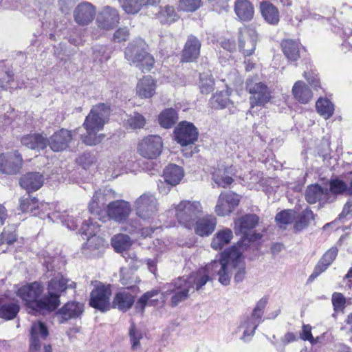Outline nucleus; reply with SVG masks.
I'll return each mask as SVG.
<instances>
[{
    "label": "nucleus",
    "mask_w": 352,
    "mask_h": 352,
    "mask_svg": "<svg viewBox=\"0 0 352 352\" xmlns=\"http://www.w3.org/2000/svg\"><path fill=\"white\" fill-rule=\"evenodd\" d=\"M200 80H201L200 89H201V91L203 94H208L212 91L213 85H214V82H213L212 79H211L210 78L206 80V82H204V76L202 75H201Z\"/></svg>",
    "instance_id": "obj_61"
},
{
    "label": "nucleus",
    "mask_w": 352,
    "mask_h": 352,
    "mask_svg": "<svg viewBox=\"0 0 352 352\" xmlns=\"http://www.w3.org/2000/svg\"><path fill=\"white\" fill-rule=\"evenodd\" d=\"M78 0H59V6L62 12H67Z\"/></svg>",
    "instance_id": "obj_64"
},
{
    "label": "nucleus",
    "mask_w": 352,
    "mask_h": 352,
    "mask_svg": "<svg viewBox=\"0 0 352 352\" xmlns=\"http://www.w3.org/2000/svg\"><path fill=\"white\" fill-rule=\"evenodd\" d=\"M111 295L110 286L98 283L91 292L89 304L91 307L102 312L107 311L111 308Z\"/></svg>",
    "instance_id": "obj_9"
},
{
    "label": "nucleus",
    "mask_w": 352,
    "mask_h": 352,
    "mask_svg": "<svg viewBox=\"0 0 352 352\" xmlns=\"http://www.w3.org/2000/svg\"><path fill=\"white\" fill-rule=\"evenodd\" d=\"M129 36V30L127 28H119L113 34V41L118 43L125 41Z\"/></svg>",
    "instance_id": "obj_60"
},
{
    "label": "nucleus",
    "mask_w": 352,
    "mask_h": 352,
    "mask_svg": "<svg viewBox=\"0 0 352 352\" xmlns=\"http://www.w3.org/2000/svg\"><path fill=\"white\" fill-rule=\"evenodd\" d=\"M136 214L144 220L153 218L158 212L157 199L153 194L144 193L134 203Z\"/></svg>",
    "instance_id": "obj_8"
},
{
    "label": "nucleus",
    "mask_w": 352,
    "mask_h": 352,
    "mask_svg": "<svg viewBox=\"0 0 352 352\" xmlns=\"http://www.w3.org/2000/svg\"><path fill=\"white\" fill-rule=\"evenodd\" d=\"M107 46L99 45L95 46L94 48V54L96 58H99L100 62L106 61L110 58L109 53L107 52Z\"/></svg>",
    "instance_id": "obj_57"
},
{
    "label": "nucleus",
    "mask_w": 352,
    "mask_h": 352,
    "mask_svg": "<svg viewBox=\"0 0 352 352\" xmlns=\"http://www.w3.org/2000/svg\"><path fill=\"white\" fill-rule=\"evenodd\" d=\"M292 94L298 102L306 104L312 98V91L302 81L296 82L292 88Z\"/></svg>",
    "instance_id": "obj_35"
},
{
    "label": "nucleus",
    "mask_w": 352,
    "mask_h": 352,
    "mask_svg": "<svg viewBox=\"0 0 352 352\" xmlns=\"http://www.w3.org/2000/svg\"><path fill=\"white\" fill-rule=\"evenodd\" d=\"M258 33L251 27H243L239 31V47L244 56L252 55L256 49Z\"/></svg>",
    "instance_id": "obj_11"
},
{
    "label": "nucleus",
    "mask_w": 352,
    "mask_h": 352,
    "mask_svg": "<svg viewBox=\"0 0 352 352\" xmlns=\"http://www.w3.org/2000/svg\"><path fill=\"white\" fill-rule=\"evenodd\" d=\"M312 220H314V213L307 208L302 212L298 219L296 221L294 228L296 232L300 231L305 228Z\"/></svg>",
    "instance_id": "obj_47"
},
{
    "label": "nucleus",
    "mask_w": 352,
    "mask_h": 352,
    "mask_svg": "<svg viewBox=\"0 0 352 352\" xmlns=\"http://www.w3.org/2000/svg\"><path fill=\"white\" fill-rule=\"evenodd\" d=\"M201 0H179V8L186 12H194L201 6Z\"/></svg>",
    "instance_id": "obj_54"
},
{
    "label": "nucleus",
    "mask_w": 352,
    "mask_h": 352,
    "mask_svg": "<svg viewBox=\"0 0 352 352\" xmlns=\"http://www.w3.org/2000/svg\"><path fill=\"white\" fill-rule=\"evenodd\" d=\"M132 244L130 237L124 234H119L113 236L111 239L112 247L117 252H124L123 256L128 259L130 257L133 261L137 260V256L132 253V256L130 253L127 252Z\"/></svg>",
    "instance_id": "obj_28"
},
{
    "label": "nucleus",
    "mask_w": 352,
    "mask_h": 352,
    "mask_svg": "<svg viewBox=\"0 0 352 352\" xmlns=\"http://www.w3.org/2000/svg\"><path fill=\"white\" fill-rule=\"evenodd\" d=\"M318 113L325 119L329 118L333 113L334 107L327 99L320 98L316 104Z\"/></svg>",
    "instance_id": "obj_44"
},
{
    "label": "nucleus",
    "mask_w": 352,
    "mask_h": 352,
    "mask_svg": "<svg viewBox=\"0 0 352 352\" xmlns=\"http://www.w3.org/2000/svg\"><path fill=\"white\" fill-rule=\"evenodd\" d=\"M58 278L53 280L47 287V295L41 298L43 292V285L38 282H34L21 286L18 289L16 295L25 302L26 306L32 311H52L59 306L58 297L55 294L57 291L56 284Z\"/></svg>",
    "instance_id": "obj_2"
},
{
    "label": "nucleus",
    "mask_w": 352,
    "mask_h": 352,
    "mask_svg": "<svg viewBox=\"0 0 352 352\" xmlns=\"http://www.w3.org/2000/svg\"><path fill=\"white\" fill-rule=\"evenodd\" d=\"M21 142L23 146L28 148L40 151L47 146L48 138H47L46 135L34 133L23 136Z\"/></svg>",
    "instance_id": "obj_27"
},
{
    "label": "nucleus",
    "mask_w": 352,
    "mask_h": 352,
    "mask_svg": "<svg viewBox=\"0 0 352 352\" xmlns=\"http://www.w3.org/2000/svg\"><path fill=\"white\" fill-rule=\"evenodd\" d=\"M239 203L238 195L232 192H221L217 201L214 211L218 216H226L235 209Z\"/></svg>",
    "instance_id": "obj_15"
},
{
    "label": "nucleus",
    "mask_w": 352,
    "mask_h": 352,
    "mask_svg": "<svg viewBox=\"0 0 352 352\" xmlns=\"http://www.w3.org/2000/svg\"><path fill=\"white\" fill-rule=\"evenodd\" d=\"M38 201L36 197H32L28 195L26 197L20 199L19 209L22 212L36 214L34 211L38 208Z\"/></svg>",
    "instance_id": "obj_45"
},
{
    "label": "nucleus",
    "mask_w": 352,
    "mask_h": 352,
    "mask_svg": "<svg viewBox=\"0 0 352 352\" xmlns=\"http://www.w3.org/2000/svg\"><path fill=\"white\" fill-rule=\"evenodd\" d=\"M83 310V304L75 301L69 302L56 313V317L59 323H65L80 317Z\"/></svg>",
    "instance_id": "obj_20"
},
{
    "label": "nucleus",
    "mask_w": 352,
    "mask_h": 352,
    "mask_svg": "<svg viewBox=\"0 0 352 352\" xmlns=\"http://www.w3.org/2000/svg\"><path fill=\"white\" fill-rule=\"evenodd\" d=\"M258 217L256 214H248L240 219V229L243 233L254 228L258 222Z\"/></svg>",
    "instance_id": "obj_51"
},
{
    "label": "nucleus",
    "mask_w": 352,
    "mask_h": 352,
    "mask_svg": "<svg viewBox=\"0 0 352 352\" xmlns=\"http://www.w3.org/2000/svg\"><path fill=\"white\" fill-rule=\"evenodd\" d=\"M129 336L132 344V349L135 350L140 345V340L142 338V334L135 329L133 325H132L129 331Z\"/></svg>",
    "instance_id": "obj_59"
},
{
    "label": "nucleus",
    "mask_w": 352,
    "mask_h": 352,
    "mask_svg": "<svg viewBox=\"0 0 352 352\" xmlns=\"http://www.w3.org/2000/svg\"><path fill=\"white\" fill-rule=\"evenodd\" d=\"M260 8L262 16L268 23L276 25L278 23L279 12L272 3L262 2Z\"/></svg>",
    "instance_id": "obj_38"
},
{
    "label": "nucleus",
    "mask_w": 352,
    "mask_h": 352,
    "mask_svg": "<svg viewBox=\"0 0 352 352\" xmlns=\"http://www.w3.org/2000/svg\"><path fill=\"white\" fill-rule=\"evenodd\" d=\"M116 197V193L111 188H104L96 191L89 204V212L96 217H99L106 202Z\"/></svg>",
    "instance_id": "obj_18"
},
{
    "label": "nucleus",
    "mask_w": 352,
    "mask_h": 352,
    "mask_svg": "<svg viewBox=\"0 0 352 352\" xmlns=\"http://www.w3.org/2000/svg\"><path fill=\"white\" fill-rule=\"evenodd\" d=\"M165 292L161 294L160 290L153 289L144 294L136 303L135 308L138 311L143 313L146 305H156V302L160 298L162 302L165 300Z\"/></svg>",
    "instance_id": "obj_29"
},
{
    "label": "nucleus",
    "mask_w": 352,
    "mask_h": 352,
    "mask_svg": "<svg viewBox=\"0 0 352 352\" xmlns=\"http://www.w3.org/2000/svg\"><path fill=\"white\" fill-rule=\"evenodd\" d=\"M201 43L197 38L190 36L186 43L183 50L182 60L191 62L195 60L199 55Z\"/></svg>",
    "instance_id": "obj_30"
},
{
    "label": "nucleus",
    "mask_w": 352,
    "mask_h": 352,
    "mask_svg": "<svg viewBox=\"0 0 352 352\" xmlns=\"http://www.w3.org/2000/svg\"><path fill=\"white\" fill-rule=\"evenodd\" d=\"M145 123L144 117L137 112L131 114L126 120V126L132 129H141L144 126Z\"/></svg>",
    "instance_id": "obj_52"
},
{
    "label": "nucleus",
    "mask_w": 352,
    "mask_h": 352,
    "mask_svg": "<svg viewBox=\"0 0 352 352\" xmlns=\"http://www.w3.org/2000/svg\"><path fill=\"white\" fill-rule=\"evenodd\" d=\"M184 176L182 167L176 164H169L164 170L163 177L170 186L179 184Z\"/></svg>",
    "instance_id": "obj_33"
},
{
    "label": "nucleus",
    "mask_w": 352,
    "mask_h": 352,
    "mask_svg": "<svg viewBox=\"0 0 352 352\" xmlns=\"http://www.w3.org/2000/svg\"><path fill=\"white\" fill-rule=\"evenodd\" d=\"M208 280V274L204 270H201L187 278L183 276L169 283L165 294L171 295L170 305L176 307L186 300L191 294L201 289Z\"/></svg>",
    "instance_id": "obj_3"
},
{
    "label": "nucleus",
    "mask_w": 352,
    "mask_h": 352,
    "mask_svg": "<svg viewBox=\"0 0 352 352\" xmlns=\"http://www.w3.org/2000/svg\"><path fill=\"white\" fill-rule=\"evenodd\" d=\"M295 219V212L292 210H285L278 212L275 217L278 225L285 228L287 225L291 224Z\"/></svg>",
    "instance_id": "obj_48"
},
{
    "label": "nucleus",
    "mask_w": 352,
    "mask_h": 352,
    "mask_svg": "<svg viewBox=\"0 0 352 352\" xmlns=\"http://www.w3.org/2000/svg\"><path fill=\"white\" fill-rule=\"evenodd\" d=\"M312 327L309 324H303L302 331L300 333V338L302 340H313V336L311 333Z\"/></svg>",
    "instance_id": "obj_62"
},
{
    "label": "nucleus",
    "mask_w": 352,
    "mask_h": 352,
    "mask_svg": "<svg viewBox=\"0 0 352 352\" xmlns=\"http://www.w3.org/2000/svg\"><path fill=\"white\" fill-rule=\"evenodd\" d=\"M173 186H170L165 179L164 181L160 180L157 183L158 190L160 193L163 195H167Z\"/></svg>",
    "instance_id": "obj_63"
},
{
    "label": "nucleus",
    "mask_w": 352,
    "mask_h": 352,
    "mask_svg": "<svg viewBox=\"0 0 352 352\" xmlns=\"http://www.w3.org/2000/svg\"><path fill=\"white\" fill-rule=\"evenodd\" d=\"M157 17L162 24H170L179 19V16L174 8L170 6L161 8Z\"/></svg>",
    "instance_id": "obj_42"
},
{
    "label": "nucleus",
    "mask_w": 352,
    "mask_h": 352,
    "mask_svg": "<svg viewBox=\"0 0 352 352\" xmlns=\"http://www.w3.org/2000/svg\"><path fill=\"white\" fill-rule=\"evenodd\" d=\"M20 307L14 302H0V318L10 320L14 319L19 313Z\"/></svg>",
    "instance_id": "obj_40"
},
{
    "label": "nucleus",
    "mask_w": 352,
    "mask_h": 352,
    "mask_svg": "<svg viewBox=\"0 0 352 352\" xmlns=\"http://www.w3.org/2000/svg\"><path fill=\"white\" fill-rule=\"evenodd\" d=\"M133 302V296L128 292L122 291L116 295L111 307L117 308L122 311H126L132 307Z\"/></svg>",
    "instance_id": "obj_36"
},
{
    "label": "nucleus",
    "mask_w": 352,
    "mask_h": 352,
    "mask_svg": "<svg viewBox=\"0 0 352 352\" xmlns=\"http://www.w3.org/2000/svg\"><path fill=\"white\" fill-rule=\"evenodd\" d=\"M285 56L290 60L295 61L299 57V45L292 39L283 41L281 43Z\"/></svg>",
    "instance_id": "obj_41"
},
{
    "label": "nucleus",
    "mask_w": 352,
    "mask_h": 352,
    "mask_svg": "<svg viewBox=\"0 0 352 352\" xmlns=\"http://www.w3.org/2000/svg\"><path fill=\"white\" fill-rule=\"evenodd\" d=\"M234 12L241 21H249L254 16V7L248 0H235Z\"/></svg>",
    "instance_id": "obj_32"
},
{
    "label": "nucleus",
    "mask_w": 352,
    "mask_h": 352,
    "mask_svg": "<svg viewBox=\"0 0 352 352\" xmlns=\"http://www.w3.org/2000/svg\"><path fill=\"white\" fill-rule=\"evenodd\" d=\"M233 237V233L229 228L219 230L213 236L211 247L215 250H221L228 245Z\"/></svg>",
    "instance_id": "obj_37"
},
{
    "label": "nucleus",
    "mask_w": 352,
    "mask_h": 352,
    "mask_svg": "<svg viewBox=\"0 0 352 352\" xmlns=\"http://www.w3.org/2000/svg\"><path fill=\"white\" fill-rule=\"evenodd\" d=\"M120 17L116 9L110 6L104 7L98 14L96 24L103 30H111L119 23Z\"/></svg>",
    "instance_id": "obj_19"
},
{
    "label": "nucleus",
    "mask_w": 352,
    "mask_h": 352,
    "mask_svg": "<svg viewBox=\"0 0 352 352\" xmlns=\"http://www.w3.org/2000/svg\"><path fill=\"white\" fill-rule=\"evenodd\" d=\"M131 212V206L129 202L119 199L110 201L107 206L108 216L118 222L124 221Z\"/></svg>",
    "instance_id": "obj_17"
},
{
    "label": "nucleus",
    "mask_w": 352,
    "mask_h": 352,
    "mask_svg": "<svg viewBox=\"0 0 352 352\" xmlns=\"http://www.w3.org/2000/svg\"><path fill=\"white\" fill-rule=\"evenodd\" d=\"M267 305V300L261 298L256 304L252 315L245 318L239 327V331H243V337L245 341L249 340L254 334L256 327L261 321L263 310Z\"/></svg>",
    "instance_id": "obj_7"
},
{
    "label": "nucleus",
    "mask_w": 352,
    "mask_h": 352,
    "mask_svg": "<svg viewBox=\"0 0 352 352\" xmlns=\"http://www.w3.org/2000/svg\"><path fill=\"white\" fill-rule=\"evenodd\" d=\"M44 183L43 175L38 172H29L22 175L19 180L21 187L28 193L38 190Z\"/></svg>",
    "instance_id": "obj_24"
},
{
    "label": "nucleus",
    "mask_w": 352,
    "mask_h": 352,
    "mask_svg": "<svg viewBox=\"0 0 352 352\" xmlns=\"http://www.w3.org/2000/svg\"><path fill=\"white\" fill-rule=\"evenodd\" d=\"M16 240V234L15 228L10 227L5 228L3 232L0 234V251L5 252L7 250L6 245L12 244Z\"/></svg>",
    "instance_id": "obj_43"
},
{
    "label": "nucleus",
    "mask_w": 352,
    "mask_h": 352,
    "mask_svg": "<svg viewBox=\"0 0 352 352\" xmlns=\"http://www.w3.org/2000/svg\"><path fill=\"white\" fill-rule=\"evenodd\" d=\"M197 128L190 122H182L175 129V138L182 146L194 144L197 140Z\"/></svg>",
    "instance_id": "obj_14"
},
{
    "label": "nucleus",
    "mask_w": 352,
    "mask_h": 352,
    "mask_svg": "<svg viewBox=\"0 0 352 352\" xmlns=\"http://www.w3.org/2000/svg\"><path fill=\"white\" fill-rule=\"evenodd\" d=\"M96 10L89 3L85 2L79 4L74 12L75 21L80 25H87L94 19Z\"/></svg>",
    "instance_id": "obj_23"
},
{
    "label": "nucleus",
    "mask_w": 352,
    "mask_h": 352,
    "mask_svg": "<svg viewBox=\"0 0 352 352\" xmlns=\"http://www.w3.org/2000/svg\"><path fill=\"white\" fill-rule=\"evenodd\" d=\"M212 180L219 187L223 188H226L233 182L231 177L226 175L225 172L221 170H216L213 173Z\"/></svg>",
    "instance_id": "obj_53"
},
{
    "label": "nucleus",
    "mask_w": 352,
    "mask_h": 352,
    "mask_svg": "<svg viewBox=\"0 0 352 352\" xmlns=\"http://www.w3.org/2000/svg\"><path fill=\"white\" fill-rule=\"evenodd\" d=\"M329 190L333 194H340L347 190V185L342 180L333 179L330 182Z\"/></svg>",
    "instance_id": "obj_56"
},
{
    "label": "nucleus",
    "mask_w": 352,
    "mask_h": 352,
    "mask_svg": "<svg viewBox=\"0 0 352 352\" xmlns=\"http://www.w3.org/2000/svg\"><path fill=\"white\" fill-rule=\"evenodd\" d=\"M58 278V283L56 284V295L57 296L58 300L60 302V296L63 292H65L67 288H74L76 286V283L73 281L69 280L63 278L60 274H58L50 280L49 284L54 279Z\"/></svg>",
    "instance_id": "obj_49"
},
{
    "label": "nucleus",
    "mask_w": 352,
    "mask_h": 352,
    "mask_svg": "<svg viewBox=\"0 0 352 352\" xmlns=\"http://www.w3.org/2000/svg\"><path fill=\"white\" fill-rule=\"evenodd\" d=\"M147 45L140 38H135L125 49L124 56L127 61L142 71H150L154 64L153 57L147 51Z\"/></svg>",
    "instance_id": "obj_5"
},
{
    "label": "nucleus",
    "mask_w": 352,
    "mask_h": 352,
    "mask_svg": "<svg viewBox=\"0 0 352 352\" xmlns=\"http://www.w3.org/2000/svg\"><path fill=\"white\" fill-rule=\"evenodd\" d=\"M216 226L217 219L210 214L197 219L192 228L197 235L204 237L210 235L214 232Z\"/></svg>",
    "instance_id": "obj_25"
},
{
    "label": "nucleus",
    "mask_w": 352,
    "mask_h": 352,
    "mask_svg": "<svg viewBox=\"0 0 352 352\" xmlns=\"http://www.w3.org/2000/svg\"><path fill=\"white\" fill-rule=\"evenodd\" d=\"M156 87V81L151 76H146L138 80L136 94L142 99L151 98L155 94Z\"/></svg>",
    "instance_id": "obj_26"
},
{
    "label": "nucleus",
    "mask_w": 352,
    "mask_h": 352,
    "mask_svg": "<svg viewBox=\"0 0 352 352\" xmlns=\"http://www.w3.org/2000/svg\"><path fill=\"white\" fill-rule=\"evenodd\" d=\"M231 102L228 91H220L213 95L210 100L211 105L215 109H224Z\"/></svg>",
    "instance_id": "obj_46"
},
{
    "label": "nucleus",
    "mask_w": 352,
    "mask_h": 352,
    "mask_svg": "<svg viewBox=\"0 0 352 352\" xmlns=\"http://www.w3.org/2000/svg\"><path fill=\"white\" fill-rule=\"evenodd\" d=\"M246 87L252 95L250 98L252 107L263 105L269 101L270 94L267 87L263 82H254L250 80L247 82Z\"/></svg>",
    "instance_id": "obj_16"
},
{
    "label": "nucleus",
    "mask_w": 352,
    "mask_h": 352,
    "mask_svg": "<svg viewBox=\"0 0 352 352\" xmlns=\"http://www.w3.org/2000/svg\"><path fill=\"white\" fill-rule=\"evenodd\" d=\"M22 157L18 151L9 152L0 155V173L14 175L19 172L22 166Z\"/></svg>",
    "instance_id": "obj_12"
},
{
    "label": "nucleus",
    "mask_w": 352,
    "mask_h": 352,
    "mask_svg": "<svg viewBox=\"0 0 352 352\" xmlns=\"http://www.w3.org/2000/svg\"><path fill=\"white\" fill-rule=\"evenodd\" d=\"M73 134L72 131L62 129L55 132L50 139L48 145L54 152H60L68 146V143L72 140Z\"/></svg>",
    "instance_id": "obj_22"
},
{
    "label": "nucleus",
    "mask_w": 352,
    "mask_h": 352,
    "mask_svg": "<svg viewBox=\"0 0 352 352\" xmlns=\"http://www.w3.org/2000/svg\"><path fill=\"white\" fill-rule=\"evenodd\" d=\"M163 144L160 136L149 135L142 139L138 147L140 155L148 159H155L161 153Z\"/></svg>",
    "instance_id": "obj_10"
},
{
    "label": "nucleus",
    "mask_w": 352,
    "mask_h": 352,
    "mask_svg": "<svg viewBox=\"0 0 352 352\" xmlns=\"http://www.w3.org/2000/svg\"><path fill=\"white\" fill-rule=\"evenodd\" d=\"M30 333L29 352H41L43 342L49 335L46 325L41 321L35 322L32 324Z\"/></svg>",
    "instance_id": "obj_13"
},
{
    "label": "nucleus",
    "mask_w": 352,
    "mask_h": 352,
    "mask_svg": "<svg viewBox=\"0 0 352 352\" xmlns=\"http://www.w3.org/2000/svg\"><path fill=\"white\" fill-rule=\"evenodd\" d=\"M158 121L160 126L164 129L173 127L178 121L177 111L173 108L164 109L160 113Z\"/></svg>",
    "instance_id": "obj_39"
},
{
    "label": "nucleus",
    "mask_w": 352,
    "mask_h": 352,
    "mask_svg": "<svg viewBox=\"0 0 352 352\" xmlns=\"http://www.w3.org/2000/svg\"><path fill=\"white\" fill-rule=\"evenodd\" d=\"M122 9L128 14L138 13L145 5H155L160 0H118Z\"/></svg>",
    "instance_id": "obj_34"
},
{
    "label": "nucleus",
    "mask_w": 352,
    "mask_h": 352,
    "mask_svg": "<svg viewBox=\"0 0 352 352\" xmlns=\"http://www.w3.org/2000/svg\"><path fill=\"white\" fill-rule=\"evenodd\" d=\"M338 255V249L335 247L328 250L316 265L314 272L309 276V279H314L324 272L332 263Z\"/></svg>",
    "instance_id": "obj_31"
},
{
    "label": "nucleus",
    "mask_w": 352,
    "mask_h": 352,
    "mask_svg": "<svg viewBox=\"0 0 352 352\" xmlns=\"http://www.w3.org/2000/svg\"><path fill=\"white\" fill-rule=\"evenodd\" d=\"M110 111L107 105L104 103L94 106L89 115L86 117L83 126L86 133L81 135L80 138L87 146H94L99 144L104 135L99 133L108 122Z\"/></svg>",
    "instance_id": "obj_4"
},
{
    "label": "nucleus",
    "mask_w": 352,
    "mask_h": 352,
    "mask_svg": "<svg viewBox=\"0 0 352 352\" xmlns=\"http://www.w3.org/2000/svg\"><path fill=\"white\" fill-rule=\"evenodd\" d=\"M202 209L199 201L183 200L175 206V216L179 224L191 229Z\"/></svg>",
    "instance_id": "obj_6"
},
{
    "label": "nucleus",
    "mask_w": 352,
    "mask_h": 352,
    "mask_svg": "<svg viewBox=\"0 0 352 352\" xmlns=\"http://www.w3.org/2000/svg\"><path fill=\"white\" fill-rule=\"evenodd\" d=\"M332 303L336 311H342L345 307L346 298L341 293L335 292L332 295Z\"/></svg>",
    "instance_id": "obj_55"
},
{
    "label": "nucleus",
    "mask_w": 352,
    "mask_h": 352,
    "mask_svg": "<svg viewBox=\"0 0 352 352\" xmlns=\"http://www.w3.org/2000/svg\"><path fill=\"white\" fill-rule=\"evenodd\" d=\"M304 77L314 89L320 87V80L315 70L311 69L310 72H305Z\"/></svg>",
    "instance_id": "obj_58"
},
{
    "label": "nucleus",
    "mask_w": 352,
    "mask_h": 352,
    "mask_svg": "<svg viewBox=\"0 0 352 352\" xmlns=\"http://www.w3.org/2000/svg\"><path fill=\"white\" fill-rule=\"evenodd\" d=\"M105 245L104 240L97 236L96 234L91 235L87 238V242L85 245V248L89 250L91 252L95 250H100L103 249Z\"/></svg>",
    "instance_id": "obj_50"
},
{
    "label": "nucleus",
    "mask_w": 352,
    "mask_h": 352,
    "mask_svg": "<svg viewBox=\"0 0 352 352\" xmlns=\"http://www.w3.org/2000/svg\"><path fill=\"white\" fill-rule=\"evenodd\" d=\"M329 190L317 184L308 186L305 191V199L310 204L317 202L324 204L329 201Z\"/></svg>",
    "instance_id": "obj_21"
},
{
    "label": "nucleus",
    "mask_w": 352,
    "mask_h": 352,
    "mask_svg": "<svg viewBox=\"0 0 352 352\" xmlns=\"http://www.w3.org/2000/svg\"><path fill=\"white\" fill-rule=\"evenodd\" d=\"M208 274L212 273L219 276V281L228 285L230 283L232 275L236 283L241 282L245 275V263L242 258L241 252L233 247L230 250H225L219 261H214L207 265L204 270Z\"/></svg>",
    "instance_id": "obj_1"
}]
</instances>
